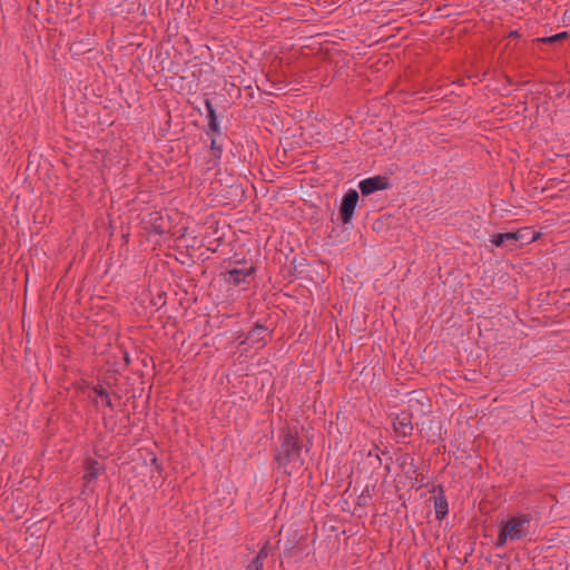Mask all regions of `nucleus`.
<instances>
[{
  "mask_svg": "<svg viewBox=\"0 0 570 570\" xmlns=\"http://www.w3.org/2000/svg\"><path fill=\"white\" fill-rule=\"evenodd\" d=\"M387 185L385 177L375 176L362 180L358 186L363 195H371L377 190H384Z\"/></svg>",
  "mask_w": 570,
  "mask_h": 570,
  "instance_id": "obj_4",
  "label": "nucleus"
},
{
  "mask_svg": "<svg viewBox=\"0 0 570 570\" xmlns=\"http://www.w3.org/2000/svg\"><path fill=\"white\" fill-rule=\"evenodd\" d=\"M517 239V235L513 233H505V234H497L492 236V243L495 246H503L508 242H513Z\"/></svg>",
  "mask_w": 570,
  "mask_h": 570,
  "instance_id": "obj_9",
  "label": "nucleus"
},
{
  "mask_svg": "<svg viewBox=\"0 0 570 570\" xmlns=\"http://www.w3.org/2000/svg\"><path fill=\"white\" fill-rule=\"evenodd\" d=\"M205 105H206V109L208 112L209 127L212 130H216L217 129V119H216L215 109L209 100H206Z\"/></svg>",
  "mask_w": 570,
  "mask_h": 570,
  "instance_id": "obj_11",
  "label": "nucleus"
},
{
  "mask_svg": "<svg viewBox=\"0 0 570 570\" xmlns=\"http://www.w3.org/2000/svg\"><path fill=\"white\" fill-rule=\"evenodd\" d=\"M263 561L258 558H255L248 566L247 570H263Z\"/></svg>",
  "mask_w": 570,
  "mask_h": 570,
  "instance_id": "obj_13",
  "label": "nucleus"
},
{
  "mask_svg": "<svg viewBox=\"0 0 570 570\" xmlns=\"http://www.w3.org/2000/svg\"><path fill=\"white\" fill-rule=\"evenodd\" d=\"M531 534V520L528 515H511L500 524L495 546L503 547L508 542L524 540Z\"/></svg>",
  "mask_w": 570,
  "mask_h": 570,
  "instance_id": "obj_1",
  "label": "nucleus"
},
{
  "mask_svg": "<svg viewBox=\"0 0 570 570\" xmlns=\"http://www.w3.org/2000/svg\"><path fill=\"white\" fill-rule=\"evenodd\" d=\"M153 463H154L155 465H157V459H156V458H154V459H153Z\"/></svg>",
  "mask_w": 570,
  "mask_h": 570,
  "instance_id": "obj_16",
  "label": "nucleus"
},
{
  "mask_svg": "<svg viewBox=\"0 0 570 570\" xmlns=\"http://www.w3.org/2000/svg\"><path fill=\"white\" fill-rule=\"evenodd\" d=\"M252 269H248L246 272L242 269H232L228 272L229 279L233 281L235 284H238L245 279L246 276L250 274Z\"/></svg>",
  "mask_w": 570,
  "mask_h": 570,
  "instance_id": "obj_10",
  "label": "nucleus"
},
{
  "mask_svg": "<svg viewBox=\"0 0 570 570\" xmlns=\"http://www.w3.org/2000/svg\"><path fill=\"white\" fill-rule=\"evenodd\" d=\"M269 336L268 330L264 326H255L246 337L244 343H247L253 348H259L265 343L267 337Z\"/></svg>",
  "mask_w": 570,
  "mask_h": 570,
  "instance_id": "obj_6",
  "label": "nucleus"
},
{
  "mask_svg": "<svg viewBox=\"0 0 570 570\" xmlns=\"http://www.w3.org/2000/svg\"><path fill=\"white\" fill-rule=\"evenodd\" d=\"M268 556V544L265 543L263 546V548L259 550V552L257 553L256 558L261 559L262 561H264V559Z\"/></svg>",
  "mask_w": 570,
  "mask_h": 570,
  "instance_id": "obj_15",
  "label": "nucleus"
},
{
  "mask_svg": "<svg viewBox=\"0 0 570 570\" xmlns=\"http://www.w3.org/2000/svg\"><path fill=\"white\" fill-rule=\"evenodd\" d=\"M567 37V32H560L549 38H543L542 41L554 42Z\"/></svg>",
  "mask_w": 570,
  "mask_h": 570,
  "instance_id": "obj_14",
  "label": "nucleus"
},
{
  "mask_svg": "<svg viewBox=\"0 0 570 570\" xmlns=\"http://www.w3.org/2000/svg\"><path fill=\"white\" fill-rule=\"evenodd\" d=\"M358 200V193L355 189H350L343 197L340 215L342 222L347 224L351 222L356 204Z\"/></svg>",
  "mask_w": 570,
  "mask_h": 570,
  "instance_id": "obj_3",
  "label": "nucleus"
},
{
  "mask_svg": "<svg viewBox=\"0 0 570 570\" xmlns=\"http://www.w3.org/2000/svg\"><path fill=\"white\" fill-rule=\"evenodd\" d=\"M276 461L289 474L303 466L301 445L296 434L288 432L284 435Z\"/></svg>",
  "mask_w": 570,
  "mask_h": 570,
  "instance_id": "obj_2",
  "label": "nucleus"
},
{
  "mask_svg": "<svg viewBox=\"0 0 570 570\" xmlns=\"http://www.w3.org/2000/svg\"><path fill=\"white\" fill-rule=\"evenodd\" d=\"M95 392L101 397L102 402H105L108 406L111 405L109 395L101 386L95 387Z\"/></svg>",
  "mask_w": 570,
  "mask_h": 570,
  "instance_id": "obj_12",
  "label": "nucleus"
},
{
  "mask_svg": "<svg viewBox=\"0 0 570 570\" xmlns=\"http://www.w3.org/2000/svg\"><path fill=\"white\" fill-rule=\"evenodd\" d=\"M434 509L438 519H442L448 513V502L443 498L442 493L433 495Z\"/></svg>",
  "mask_w": 570,
  "mask_h": 570,
  "instance_id": "obj_8",
  "label": "nucleus"
},
{
  "mask_svg": "<svg viewBox=\"0 0 570 570\" xmlns=\"http://www.w3.org/2000/svg\"><path fill=\"white\" fill-rule=\"evenodd\" d=\"M393 429L397 436L405 438L411 434L413 430L411 415L402 412L393 420Z\"/></svg>",
  "mask_w": 570,
  "mask_h": 570,
  "instance_id": "obj_5",
  "label": "nucleus"
},
{
  "mask_svg": "<svg viewBox=\"0 0 570 570\" xmlns=\"http://www.w3.org/2000/svg\"><path fill=\"white\" fill-rule=\"evenodd\" d=\"M102 470L101 465L97 462V461H94V460H87L86 463H85V475H83V480L86 481L87 484L94 482L100 471Z\"/></svg>",
  "mask_w": 570,
  "mask_h": 570,
  "instance_id": "obj_7",
  "label": "nucleus"
}]
</instances>
